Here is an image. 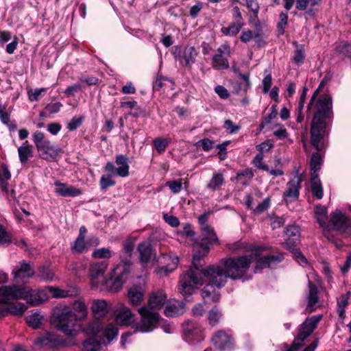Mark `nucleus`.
I'll list each match as a JSON object with an SVG mask.
<instances>
[{
    "mask_svg": "<svg viewBox=\"0 0 351 351\" xmlns=\"http://www.w3.org/2000/svg\"><path fill=\"white\" fill-rule=\"evenodd\" d=\"M250 265H191L180 276L178 291L183 296H189L204 285L202 297L206 302H216L220 294L215 287H221L228 278L248 280L253 273L261 272L269 265H255L253 272Z\"/></svg>",
    "mask_w": 351,
    "mask_h": 351,
    "instance_id": "nucleus-1",
    "label": "nucleus"
},
{
    "mask_svg": "<svg viewBox=\"0 0 351 351\" xmlns=\"http://www.w3.org/2000/svg\"><path fill=\"white\" fill-rule=\"evenodd\" d=\"M331 77L332 75L329 73L324 76L307 106L306 112L313 113L310 130L311 143L319 152L325 148L324 137L328 135V130L333 119V111L332 99L330 95L317 96L320 90Z\"/></svg>",
    "mask_w": 351,
    "mask_h": 351,
    "instance_id": "nucleus-2",
    "label": "nucleus"
},
{
    "mask_svg": "<svg viewBox=\"0 0 351 351\" xmlns=\"http://www.w3.org/2000/svg\"><path fill=\"white\" fill-rule=\"evenodd\" d=\"M131 265H90V278L93 288L117 292L128 278Z\"/></svg>",
    "mask_w": 351,
    "mask_h": 351,
    "instance_id": "nucleus-3",
    "label": "nucleus"
},
{
    "mask_svg": "<svg viewBox=\"0 0 351 351\" xmlns=\"http://www.w3.org/2000/svg\"><path fill=\"white\" fill-rule=\"evenodd\" d=\"M228 247L231 251L239 253L241 252H250L247 255L239 257L237 263H274L282 262L284 259V254L278 252L268 254L261 255V250H269L270 247L267 245H254L247 242L238 241L228 244Z\"/></svg>",
    "mask_w": 351,
    "mask_h": 351,
    "instance_id": "nucleus-4",
    "label": "nucleus"
},
{
    "mask_svg": "<svg viewBox=\"0 0 351 351\" xmlns=\"http://www.w3.org/2000/svg\"><path fill=\"white\" fill-rule=\"evenodd\" d=\"M46 290H34L29 288L4 286L0 287V302L10 304L12 300L25 299L32 306L39 305L48 300Z\"/></svg>",
    "mask_w": 351,
    "mask_h": 351,
    "instance_id": "nucleus-5",
    "label": "nucleus"
},
{
    "mask_svg": "<svg viewBox=\"0 0 351 351\" xmlns=\"http://www.w3.org/2000/svg\"><path fill=\"white\" fill-rule=\"evenodd\" d=\"M52 323L56 328L66 334L73 336L80 328V324L71 314L69 306L64 305L58 308L53 313Z\"/></svg>",
    "mask_w": 351,
    "mask_h": 351,
    "instance_id": "nucleus-6",
    "label": "nucleus"
},
{
    "mask_svg": "<svg viewBox=\"0 0 351 351\" xmlns=\"http://www.w3.org/2000/svg\"><path fill=\"white\" fill-rule=\"evenodd\" d=\"M284 245L289 250H292L291 254L294 260L299 263H307V259L302 252L293 247L300 241V232L298 226L293 224L287 226L284 232Z\"/></svg>",
    "mask_w": 351,
    "mask_h": 351,
    "instance_id": "nucleus-7",
    "label": "nucleus"
},
{
    "mask_svg": "<svg viewBox=\"0 0 351 351\" xmlns=\"http://www.w3.org/2000/svg\"><path fill=\"white\" fill-rule=\"evenodd\" d=\"M138 312L141 316V321L132 324V328L136 332H150L156 327L159 322V314L154 311H151L146 306H143L138 308Z\"/></svg>",
    "mask_w": 351,
    "mask_h": 351,
    "instance_id": "nucleus-8",
    "label": "nucleus"
},
{
    "mask_svg": "<svg viewBox=\"0 0 351 351\" xmlns=\"http://www.w3.org/2000/svg\"><path fill=\"white\" fill-rule=\"evenodd\" d=\"M302 180V175H296L287 183L286 189L282 196L283 200L286 204L291 203L298 199Z\"/></svg>",
    "mask_w": 351,
    "mask_h": 351,
    "instance_id": "nucleus-9",
    "label": "nucleus"
},
{
    "mask_svg": "<svg viewBox=\"0 0 351 351\" xmlns=\"http://www.w3.org/2000/svg\"><path fill=\"white\" fill-rule=\"evenodd\" d=\"M231 54L230 47L228 44L221 45L217 49V53L212 58V67L216 70H225L229 68V61L227 56Z\"/></svg>",
    "mask_w": 351,
    "mask_h": 351,
    "instance_id": "nucleus-10",
    "label": "nucleus"
},
{
    "mask_svg": "<svg viewBox=\"0 0 351 351\" xmlns=\"http://www.w3.org/2000/svg\"><path fill=\"white\" fill-rule=\"evenodd\" d=\"M184 339L191 343L202 341L204 338L202 327L195 322L189 321L183 324Z\"/></svg>",
    "mask_w": 351,
    "mask_h": 351,
    "instance_id": "nucleus-11",
    "label": "nucleus"
},
{
    "mask_svg": "<svg viewBox=\"0 0 351 351\" xmlns=\"http://www.w3.org/2000/svg\"><path fill=\"white\" fill-rule=\"evenodd\" d=\"M322 315H315L307 318L300 326L298 339L301 341H304L313 332L317 324L321 320Z\"/></svg>",
    "mask_w": 351,
    "mask_h": 351,
    "instance_id": "nucleus-12",
    "label": "nucleus"
},
{
    "mask_svg": "<svg viewBox=\"0 0 351 351\" xmlns=\"http://www.w3.org/2000/svg\"><path fill=\"white\" fill-rule=\"evenodd\" d=\"M55 193L61 197H75L82 194V190L67 183L56 181L54 183Z\"/></svg>",
    "mask_w": 351,
    "mask_h": 351,
    "instance_id": "nucleus-13",
    "label": "nucleus"
},
{
    "mask_svg": "<svg viewBox=\"0 0 351 351\" xmlns=\"http://www.w3.org/2000/svg\"><path fill=\"white\" fill-rule=\"evenodd\" d=\"M70 311L77 321L80 323L88 317V311L85 301L82 299H77L73 301L70 306Z\"/></svg>",
    "mask_w": 351,
    "mask_h": 351,
    "instance_id": "nucleus-14",
    "label": "nucleus"
},
{
    "mask_svg": "<svg viewBox=\"0 0 351 351\" xmlns=\"http://www.w3.org/2000/svg\"><path fill=\"white\" fill-rule=\"evenodd\" d=\"M34 344L38 347L47 346L56 348L64 344L62 338L51 332H47L44 336L38 338Z\"/></svg>",
    "mask_w": 351,
    "mask_h": 351,
    "instance_id": "nucleus-15",
    "label": "nucleus"
},
{
    "mask_svg": "<svg viewBox=\"0 0 351 351\" xmlns=\"http://www.w3.org/2000/svg\"><path fill=\"white\" fill-rule=\"evenodd\" d=\"M110 305L105 300H93L91 304V312L95 319L105 317L110 311Z\"/></svg>",
    "mask_w": 351,
    "mask_h": 351,
    "instance_id": "nucleus-16",
    "label": "nucleus"
},
{
    "mask_svg": "<svg viewBox=\"0 0 351 351\" xmlns=\"http://www.w3.org/2000/svg\"><path fill=\"white\" fill-rule=\"evenodd\" d=\"M212 342L219 350L229 349L233 345L231 337L223 330H219L213 335Z\"/></svg>",
    "mask_w": 351,
    "mask_h": 351,
    "instance_id": "nucleus-17",
    "label": "nucleus"
},
{
    "mask_svg": "<svg viewBox=\"0 0 351 351\" xmlns=\"http://www.w3.org/2000/svg\"><path fill=\"white\" fill-rule=\"evenodd\" d=\"M46 289L50 292L54 298H65L74 297L79 294V290L75 287L67 289H62L59 287L48 286Z\"/></svg>",
    "mask_w": 351,
    "mask_h": 351,
    "instance_id": "nucleus-18",
    "label": "nucleus"
},
{
    "mask_svg": "<svg viewBox=\"0 0 351 351\" xmlns=\"http://www.w3.org/2000/svg\"><path fill=\"white\" fill-rule=\"evenodd\" d=\"M39 156L41 158L51 161L56 159L62 152V149L56 146H54L50 141L41 147L40 150L38 151Z\"/></svg>",
    "mask_w": 351,
    "mask_h": 351,
    "instance_id": "nucleus-19",
    "label": "nucleus"
},
{
    "mask_svg": "<svg viewBox=\"0 0 351 351\" xmlns=\"http://www.w3.org/2000/svg\"><path fill=\"white\" fill-rule=\"evenodd\" d=\"M167 295L162 290L152 293L148 300V304L146 306L151 311L158 310L162 307L167 300Z\"/></svg>",
    "mask_w": 351,
    "mask_h": 351,
    "instance_id": "nucleus-20",
    "label": "nucleus"
},
{
    "mask_svg": "<svg viewBox=\"0 0 351 351\" xmlns=\"http://www.w3.org/2000/svg\"><path fill=\"white\" fill-rule=\"evenodd\" d=\"M197 54L198 53L194 47H186L182 54L179 56L178 60L184 66L190 68L195 63Z\"/></svg>",
    "mask_w": 351,
    "mask_h": 351,
    "instance_id": "nucleus-21",
    "label": "nucleus"
},
{
    "mask_svg": "<svg viewBox=\"0 0 351 351\" xmlns=\"http://www.w3.org/2000/svg\"><path fill=\"white\" fill-rule=\"evenodd\" d=\"M139 258L141 263H148L153 261L156 256L151 244L148 242H143L138 245Z\"/></svg>",
    "mask_w": 351,
    "mask_h": 351,
    "instance_id": "nucleus-22",
    "label": "nucleus"
},
{
    "mask_svg": "<svg viewBox=\"0 0 351 351\" xmlns=\"http://www.w3.org/2000/svg\"><path fill=\"white\" fill-rule=\"evenodd\" d=\"M185 304L178 300H170L165 308V314L167 317L178 316L184 313Z\"/></svg>",
    "mask_w": 351,
    "mask_h": 351,
    "instance_id": "nucleus-23",
    "label": "nucleus"
},
{
    "mask_svg": "<svg viewBox=\"0 0 351 351\" xmlns=\"http://www.w3.org/2000/svg\"><path fill=\"white\" fill-rule=\"evenodd\" d=\"M348 223V217L340 210H335L330 215V225L334 230L344 228Z\"/></svg>",
    "mask_w": 351,
    "mask_h": 351,
    "instance_id": "nucleus-24",
    "label": "nucleus"
},
{
    "mask_svg": "<svg viewBox=\"0 0 351 351\" xmlns=\"http://www.w3.org/2000/svg\"><path fill=\"white\" fill-rule=\"evenodd\" d=\"M210 251V247L207 245H204L199 241H195L193 244V263L199 262L206 256Z\"/></svg>",
    "mask_w": 351,
    "mask_h": 351,
    "instance_id": "nucleus-25",
    "label": "nucleus"
},
{
    "mask_svg": "<svg viewBox=\"0 0 351 351\" xmlns=\"http://www.w3.org/2000/svg\"><path fill=\"white\" fill-rule=\"evenodd\" d=\"M134 319V314L130 308L126 306H121L117 311L116 322L117 324L124 326L131 324Z\"/></svg>",
    "mask_w": 351,
    "mask_h": 351,
    "instance_id": "nucleus-26",
    "label": "nucleus"
},
{
    "mask_svg": "<svg viewBox=\"0 0 351 351\" xmlns=\"http://www.w3.org/2000/svg\"><path fill=\"white\" fill-rule=\"evenodd\" d=\"M115 162L117 167V176L125 178L129 176V158L125 155L119 154L116 156Z\"/></svg>",
    "mask_w": 351,
    "mask_h": 351,
    "instance_id": "nucleus-27",
    "label": "nucleus"
},
{
    "mask_svg": "<svg viewBox=\"0 0 351 351\" xmlns=\"http://www.w3.org/2000/svg\"><path fill=\"white\" fill-rule=\"evenodd\" d=\"M200 230L202 237L199 241L200 243L207 245L208 247L210 245L219 243V239L213 227L210 226L209 230L208 229V230H204V228Z\"/></svg>",
    "mask_w": 351,
    "mask_h": 351,
    "instance_id": "nucleus-28",
    "label": "nucleus"
},
{
    "mask_svg": "<svg viewBox=\"0 0 351 351\" xmlns=\"http://www.w3.org/2000/svg\"><path fill=\"white\" fill-rule=\"evenodd\" d=\"M128 296L132 305H138L143 300L144 291L140 287L133 286L129 289Z\"/></svg>",
    "mask_w": 351,
    "mask_h": 351,
    "instance_id": "nucleus-29",
    "label": "nucleus"
},
{
    "mask_svg": "<svg viewBox=\"0 0 351 351\" xmlns=\"http://www.w3.org/2000/svg\"><path fill=\"white\" fill-rule=\"evenodd\" d=\"M309 293L308 295V304L306 311L311 313L315 310L318 302L317 289L311 282H308Z\"/></svg>",
    "mask_w": 351,
    "mask_h": 351,
    "instance_id": "nucleus-30",
    "label": "nucleus"
},
{
    "mask_svg": "<svg viewBox=\"0 0 351 351\" xmlns=\"http://www.w3.org/2000/svg\"><path fill=\"white\" fill-rule=\"evenodd\" d=\"M311 186L313 197L321 199L323 197V189L318 173H314L311 176Z\"/></svg>",
    "mask_w": 351,
    "mask_h": 351,
    "instance_id": "nucleus-31",
    "label": "nucleus"
},
{
    "mask_svg": "<svg viewBox=\"0 0 351 351\" xmlns=\"http://www.w3.org/2000/svg\"><path fill=\"white\" fill-rule=\"evenodd\" d=\"M18 153L20 162L22 164H25L28 159L33 156L32 146L25 141L18 148Z\"/></svg>",
    "mask_w": 351,
    "mask_h": 351,
    "instance_id": "nucleus-32",
    "label": "nucleus"
},
{
    "mask_svg": "<svg viewBox=\"0 0 351 351\" xmlns=\"http://www.w3.org/2000/svg\"><path fill=\"white\" fill-rule=\"evenodd\" d=\"M225 180L222 173H214L206 188L212 191H217L224 184Z\"/></svg>",
    "mask_w": 351,
    "mask_h": 351,
    "instance_id": "nucleus-33",
    "label": "nucleus"
},
{
    "mask_svg": "<svg viewBox=\"0 0 351 351\" xmlns=\"http://www.w3.org/2000/svg\"><path fill=\"white\" fill-rule=\"evenodd\" d=\"M27 306L22 303L16 302L10 305L3 311L0 312V315L4 316L5 313H10L13 315H22L26 311Z\"/></svg>",
    "mask_w": 351,
    "mask_h": 351,
    "instance_id": "nucleus-34",
    "label": "nucleus"
},
{
    "mask_svg": "<svg viewBox=\"0 0 351 351\" xmlns=\"http://www.w3.org/2000/svg\"><path fill=\"white\" fill-rule=\"evenodd\" d=\"M350 296V292L348 291L346 293L342 295L337 302V313L339 317L343 319L346 317V308L348 304Z\"/></svg>",
    "mask_w": 351,
    "mask_h": 351,
    "instance_id": "nucleus-35",
    "label": "nucleus"
},
{
    "mask_svg": "<svg viewBox=\"0 0 351 351\" xmlns=\"http://www.w3.org/2000/svg\"><path fill=\"white\" fill-rule=\"evenodd\" d=\"M327 214L328 211L326 207L320 204L316 206L315 209V217L322 227L326 226Z\"/></svg>",
    "mask_w": 351,
    "mask_h": 351,
    "instance_id": "nucleus-36",
    "label": "nucleus"
},
{
    "mask_svg": "<svg viewBox=\"0 0 351 351\" xmlns=\"http://www.w3.org/2000/svg\"><path fill=\"white\" fill-rule=\"evenodd\" d=\"M102 329V324L98 320H94L89 322L84 328V331L86 334L93 335L92 338H96V336L99 333Z\"/></svg>",
    "mask_w": 351,
    "mask_h": 351,
    "instance_id": "nucleus-37",
    "label": "nucleus"
},
{
    "mask_svg": "<svg viewBox=\"0 0 351 351\" xmlns=\"http://www.w3.org/2000/svg\"><path fill=\"white\" fill-rule=\"evenodd\" d=\"M244 26V24L233 22L228 27H223L221 29V32L229 36H236L241 29V28Z\"/></svg>",
    "mask_w": 351,
    "mask_h": 351,
    "instance_id": "nucleus-38",
    "label": "nucleus"
},
{
    "mask_svg": "<svg viewBox=\"0 0 351 351\" xmlns=\"http://www.w3.org/2000/svg\"><path fill=\"white\" fill-rule=\"evenodd\" d=\"M176 269V265H157L154 269V273L159 278L169 276L172 271Z\"/></svg>",
    "mask_w": 351,
    "mask_h": 351,
    "instance_id": "nucleus-39",
    "label": "nucleus"
},
{
    "mask_svg": "<svg viewBox=\"0 0 351 351\" xmlns=\"http://www.w3.org/2000/svg\"><path fill=\"white\" fill-rule=\"evenodd\" d=\"M43 316L40 312H35L25 317L28 325L34 329L38 328L41 324Z\"/></svg>",
    "mask_w": 351,
    "mask_h": 351,
    "instance_id": "nucleus-40",
    "label": "nucleus"
},
{
    "mask_svg": "<svg viewBox=\"0 0 351 351\" xmlns=\"http://www.w3.org/2000/svg\"><path fill=\"white\" fill-rule=\"evenodd\" d=\"M14 278H25L32 276L34 272L31 265H21L19 268L14 270Z\"/></svg>",
    "mask_w": 351,
    "mask_h": 351,
    "instance_id": "nucleus-41",
    "label": "nucleus"
},
{
    "mask_svg": "<svg viewBox=\"0 0 351 351\" xmlns=\"http://www.w3.org/2000/svg\"><path fill=\"white\" fill-rule=\"evenodd\" d=\"M88 249V246L87 243L85 241V238L82 237H77L71 246L72 251L75 253H83L87 251Z\"/></svg>",
    "mask_w": 351,
    "mask_h": 351,
    "instance_id": "nucleus-42",
    "label": "nucleus"
},
{
    "mask_svg": "<svg viewBox=\"0 0 351 351\" xmlns=\"http://www.w3.org/2000/svg\"><path fill=\"white\" fill-rule=\"evenodd\" d=\"M33 142L37 149L40 150L41 147L49 141L45 138V134L40 131H36L32 134Z\"/></svg>",
    "mask_w": 351,
    "mask_h": 351,
    "instance_id": "nucleus-43",
    "label": "nucleus"
},
{
    "mask_svg": "<svg viewBox=\"0 0 351 351\" xmlns=\"http://www.w3.org/2000/svg\"><path fill=\"white\" fill-rule=\"evenodd\" d=\"M322 164V159L320 154L317 152L313 153L310 161L311 170L312 171L311 176L314 173H317V171L321 168Z\"/></svg>",
    "mask_w": 351,
    "mask_h": 351,
    "instance_id": "nucleus-44",
    "label": "nucleus"
},
{
    "mask_svg": "<svg viewBox=\"0 0 351 351\" xmlns=\"http://www.w3.org/2000/svg\"><path fill=\"white\" fill-rule=\"evenodd\" d=\"M170 143V139L160 137L156 138L153 140V145L159 154H162L165 152L167 147L169 145Z\"/></svg>",
    "mask_w": 351,
    "mask_h": 351,
    "instance_id": "nucleus-45",
    "label": "nucleus"
},
{
    "mask_svg": "<svg viewBox=\"0 0 351 351\" xmlns=\"http://www.w3.org/2000/svg\"><path fill=\"white\" fill-rule=\"evenodd\" d=\"M119 330L113 324H108L104 329V335L108 341L110 343L118 335Z\"/></svg>",
    "mask_w": 351,
    "mask_h": 351,
    "instance_id": "nucleus-46",
    "label": "nucleus"
},
{
    "mask_svg": "<svg viewBox=\"0 0 351 351\" xmlns=\"http://www.w3.org/2000/svg\"><path fill=\"white\" fill-rule=\"evenodd\" d=\"M101 343L95 338H90L86 340L83 345L82 351H98Z\"/></svg>",
    "mask_w": 351,
    "mask_h": 351,
    "instance_id": "nucleus-47",
    "label": "nucleus"
},
{
    "mask_svg": "<svg viewBox=\"0 0 351 351\" xmlns=\"http://www.w3.org/2000/svg\"><path fill=\"white\" fill-rule=\"evenodd\" d=\"M167 84H169V86L171 87L173 82L169 79L163 76H159L153 83L154 90H160L161 88L167 86Z\"/></svg>",
    "mask_w": 351,
    "mask_h": 351,
    "instance_id": "nucleus-48",
    "label": "nucleus"
},
{
    "mask_svg": "<svg viewBox=\"0 0 351 351\" xmlns=\"http://www.w3.org/2000/svg\"><path fill=\"white\" fill-rule=\"evenodd\" d=\"M222 314L217 306H214L209 312L208 321L211 326H215L221 319Z\"/></svg>",
    "mask_w": 351,
    "mask_h": 351,
    "instance_id": "nucleus-49",
    "label": "nucleus"
},
{
    "mask_svg": "<svg viewBox=\"0 0 351 351\" xmlns=\"http://www.w3.org/2000/svg\"><path fill=\"white\" fill-rule=\"evenodd\" d=\"M280 21L277 25V30L278 35H283L285 34V29L287 25L288 14L286 12H282L279 14Z\"/></svg>",
    "mask_w": 351,
    "mask_h": 351,
    "instance_id": "nucleus-50",
    "label": "nucleus"
},
{
    "mask_svg": "<svg viewBox=\"0 0 351 351\" xmlns=\"http://www.w3.org/2000/svg\"><path fill=\"white\" fill-rule=\"evenodd\" d=\"M246 5H247V8L250 9V11L252 12V16H251L252 20L258 21V12H259L258 3L254 0H247Z\"/></svg>",
    "mask_w": 351,
    "mask_h": 351,
    "instance_id": "nucleus-51",
    "label": "nucleus"
},
{
    "mask_svg": "<svg viewBox=\"0 0 351 351\" xmlns=\"http://www.w3.org/2000/svg\"><path fill=\"white\" fill-rule=\"evenodd\" d=\"M92 256L95 258H110L112 256V252L108 248H99L94 250Z\"/></svg>",
    "mask_w": 351,
    "mask_h": 351,
    "instance_id": "nucleus-52",
    "label": "nucleus"
},
{
    "mask_svg": "<svg viewBox=\"0 0 351 351\" xmlns=\"http://www.w3.org/2000/svg\"><path fill=\"white\" fill-rule=\"evenodd\" d=\"M271 206V197H267L262 202L258 204L257 206L254 209V212L256 214H261L266 211Z\"/></svg>",
    "mask_w": 351,
    "mask_h": 351,
    "instance_id": "nucleus-53",
    "label": "nucleus"
},
{
    "mask_svg": "<svg viewBox=\"0 0 351 351\" xmlns=\"http://www.w3.org/2000/svg\"><path fill=\"white\" fill-rule=\"evenodd\" d=\"M39 275L42 279L47 281H51L54 277L53 272L50 269L49 265H44L42 267Z\"/></svg>",
    "mask_w": 351,
    "mask_h": 351,
    "instance_id": "nucleus-54",
    "label": "nucleus"
},
{
    "mask_svg": "<svg viewBox=\"0 0 351 351\" xmlns=\"http://www.w3.org/2000/svg\"><path fill=\"white\" fill-rule=\"evenodd\" d=\"M305 58V51L303 46L298 47L294 53L293 61L297 64H301L304 62Z\"/></svg>",
    "mask_w": 351,
    "mask_h": 351,
    "instance_id": "nucleus-55",
    "label": "nucleus"
},
{
    "mask_svg": "<svg viewBox=\"0 0 351 351\" xmlns=\"http://www.w3.org/2000/svg\"><path fill=\"white\" fill-rule=\"evenodd\" d=\"M116 182L114 181L111 176H102L99 180V186L101 189L106 190L110 186L115 185Z\"/></svg>",
    "mask_w": 351,
    "mask_h": 351,
    "instance_id": "nucleus-56",
    "label": "nucleus"
},
{
    "mask_svg": "<svg viewBox=\"0 0 351 351\" xmlns=\"http://www.w3.org/2000/svg\"><path fill=\"white\" fill-rule=\"evenodd\" d=\"M84 120V117H74L67 124V129L69 131H74L79 128Z\"/></svg>",
    "mask_w": 351,
    "mask_h": 351,
    "instance_id": "nucleus-57",
    "label": "nucleus"
},
{
    "mask_svg": "<svg viewBox=\"0 0 351 351\" xmlns=\"http://www.w3.org/2000/svg\"><path fill=\"white\" fill-rule=\"evenodd\" d=\"M166 184L169 187L170 190L173 193H178L182 189V179L167 182L166 183Z\"/></svg>",
    "mask_w": 351,
    "mask_h": 351,
    "instance_id": "nucleus-58",
    "label": "nucleus"
},
{
    "mask_svg": "<svg viewBox=\"0 0 351 351\" xmlns=\"http://www.w3.org/2000/svg\"><path fill=\"white\" fill-rule=\"evenodd\" d=\"M82 90V86L80 83H76L72 86H68L64 91L67 97L74 96L75 93Z\"/></svg>",
    "mask_w": 351,
    "mask_h": 351,
    "instance_id": "nucleus-59",
    "label": "nucleus"
},
{
    "mask_svg": "<svg viewBox=\"0 0 351 351\" xmlns=\"http://www.w3.org/2000/svg\"><path fill=\"white\" fill-rule=\"evenodd\" d=\"M11 242V237L5 228L0 225V245H8Z\"/></svg>",
    "mask_w": 351,
    "mask_h": 351,
    "instance_id": "nucleus-60",
    "label": "nucleus"
},
{
    "mask_svg": "<svg viewBox=\"0 0 351 351\" xmlns=\"http://www.w3.org/2000/svg\"><path fill=\"white\" fill-rule=\"evenodd\" d=\"M163 219L171 227H178L180 225V220L177 217L169 215L167 213L163 214Z\"/></svg>",
    "mask_w": 351,
    "mask_h": 351,
    "instance_id": "nucleus-61",
    "label": "nucleus"
},
{
    "mask_svg": "<svg viewBox=\"0 0 351 351\" xmlns=\"http://www.w3.org/2000/svg\"><path fill=\"white\" fill-rule=\"evenodd\" d=\"M278 130L274 131V135L279 139H283L288 137L289 134L287 130L284 128L282 124H276Z\"/></svg>",
    "mask_w": 351,
    "mask_h": 351,
    "instance_id": "nucleus-62",
    "label": "nucleus"
},
{
    "mask_svg": "<svg viewBox=\"0 0 351 351\" xmlns=\"http://www.w3.org/2000/svg\"><path fill=\"white\" fill-rule=\"evenodd\" d=\"M62 104L60 102L51 103L47 105L45 108V113H57L60 110Z\"/></svg>",
    "mask_w": 351,
    "mask_h": 351,
    "instance_id": "nucleus-63",
    "label": "nucleus"
},
{
    "mask_svg": "<svg viewBox=\"0 0 351 351\" xmlns=\"http://www.w3.org/2000/svg\"><path fill=\"white\" fill-rule=\"evenodd\" d=\"M178 234L181 236H185L186 237H193L195 233L192 229L191 224L189 223H186L183 226L182 230L179 232Z\"/></svg>",
    "mask_w": 351,
    "mask_h": 351,
    "instance_id": "nucleus-64",
    "label": "nucleus"
}]
</instances>
